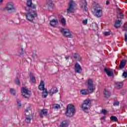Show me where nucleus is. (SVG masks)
I'll return each mask as SVG.
<instances>
[{
	"label": "nucleus",
	"instance_id": "obj_1",
	"mask_svg": "<svg viewBox=\"0 0 127 127\" xmlns=\"http://www.w3.org/2000/svg\"><path fill=\"white\" fill-rule=\"evenodd\" d=\"M25 10L28 12L25 13L26 18L28 21L34 23V19L37 17V12L35 10L36 5L33 4L32 0H27Z\"/></svg>",
	"mask_w": 127,
	"mask_h": 127
},
{
	"label": "nucleus",
	"instance_id": "obj_39",
	"mask_svg": "<svg viewBox=\"0 0 127 127\" xmlns=\"http://www.w3.org/2000/svg\"><path fill=\"white\" fill-rule=\"evenodd\" d=\"M83 24H84V25H86L88 23V20L87 19H85L83 20L82 21Z\"/></svg>",
	"mask_w": 127,
	"mask_h": 127
},
{
	"label": "nucleus",
	"instance_id": "obj_42",
	"mask_svg": "<svg viewBox=\"0 0 127 127\" xmlns=\"http://www.w3.org/2000/svg\"><path fill=\"white\" fill-rule=\"evenodd\" d=\"M101 113H102L103 115H107V110H106L105 109H102Z\"/></svg>",
	"mask_w": 127,
	"mask_h": 127
},
{
	"label": "nucleus",
	"instance_id": "obj_13",
	"mask_svg": "<svg viewBox=\"0 0 127 127\" xmlns=\"http://www.w3.org/2000/svg\"><path fill=\"white\" fill-rule=\"evenodd\" d=\"M40 118H43V115L47 117L48 116V113L47 112V110L44 109L42 110L39 113Z\"/></svg>",
	"mask_w": 127,
	"mask_h": 127
},
{
	"label": "nucleus",
	"instance_id": "obj_9",
	"mask_svg": "<svg viewBox=\"0 0 127 127\" xmlns=\"http://www.w3.org/2000/svg\"><path fill=\"white\" fill-rule=\"evenodd\" d=\"M22 95L24 98H28L30 97V91L25 87H23L22 88Z\"/></svg>",
	"mask_w": 127,
	"mask_h": 127
},
{
	"label": "nucleus",
	"instance_id": "obj_46",
	"mask_svg": "<svg viewBox=\"0 0 127 127\" xmlns=\"http://www.w3.org/2000/svg\"><path fill=\"white\" fill-rule=\"evenodd\" d=\"M118 15H120V16H124V14H123V13L121 12L118 13Z\"/></svg>",
	"mask_w": 127,
	"mask_h": 127
},
{
	"label": "nucleus",
	"instance_id": "obj_23",
	"mask_svg": "<svg viewBox=\"0 0 127 127\" xmlns=\"http://www.w3.org/2000/svg\"><path fill=\"white\" fill-rule=\"evenodd\" d=\"M115 27L116 28H119L121 27V20H118L115 22V24L114 25Z\"/></svg>",
	"mask_w": 127,
	"mask_h": 127
},
{
	"label": "nucleus",
	"instance_id": "obj_32",
	"mask_svg": "<svg viewBox=\"0 0 127 127\" xmlns=\"http://www.w3.org/2000/svg\"><path fill=\"white\" fill-rule=\"evenodd\" d=\"M61 23L63 25H65L66 24V20L64 18H63L61 20Z\"/></svg>",
	"mask_w": 127,
	"mask_h": 127
},
{
	"label": "nucleus",
	"instance_id": "obj_18",
	"mask_svg": "<svg viewBox=\"0 0 127 127\" xmlns=\"http://www.w3.org/2000/svg\"><path fill=\"white\" fill-rule=\"evenodd\" d=\"M58 23V20L57 19H53L52 21H50V24L53 27H55L56 24Z\"/></svg>",
	"mask_w": 127,
	"mask_h": 127
},
{
	"label": "nucleus",
	"instance_id": "obj_48",
	"mask_svg": "<svg viewBox=\"0 0 127 127\" xmlns=\"http://www.w3.org/2000/svg\"><path fill=\"white\" fill-rule=\"evenodd\" d=\"M109 3H110V1H109V0H107L106 1V5H108V4H109Z\"/></svg>",
	"mask_w": 127,
	"mask_h": 127
},
{
	"label": "nucleus",
	"instance_id": "obj_40",
	"mask_svg": "<svg viewBox=\"0 0 127 127\" xmlns=\"http://www.w3.org/2000/svg\"><path fill=\"white\" fill-rule=\"evenodd\" d=\"M124 30H127V22L126 23H125L124 26Z\"/></svg>",
	"mask_w": 127,
	"mask_h": 127
},
{
	"label": "nucleus",
	"instance_id": "obj_29",
	"mask_svg": "<svg viewBox=\"0 0 127 127\" xmlns=\"http://www.w3.org/2000/svg\"><path fill=\"white\" fill-rule=\"evenodd\" d=\"M14 83L16 85H20V82L19 81V78H18V77H16L14 79Z\"/></svg>",
	"mask_w": 127,
	"mask_h": 127
},
{
	"label": "nucleus",
	"instance_id": "obj_47",
	"mask_svg": "<svg viewBox=\"0 0 127 127\" xmlns=\"http://www.w3.org/2000/svg\"><path fill=\"white\" fill-rule=\"evenodd\" d=\"M101 120H102V121H105V120H106V117H105V116L102 117L101 118Z\"/></svg>",
	"mask_w": 127,
	"mask_h": 127
},
{
	"label": "nucleus",
	"instance_id": "obj_4",
	"mask_svg": "<svg viewBox=\"0 0 127 127\" xmlns=\"http://www.w3.org/2000/svg\"><path fill=\"white\" fill-rule=\"evenodd\" d=\"M4 10H6L8 13H13V12H15L16 9L12 2H8L4 8Z\"/></svg>",
	"mask_w": 127,
	"mask_h": 127
},
{
	"label": "nucleus",
	"instance_id": "obj_44",
	"mask_svg": "<svg viewBox=\"0 0 127 127\" xmlns=\"http://www.w3.org/2000/svg\"><path fill=\"white\" fill-rule=\"evenodd\" d=\"M28 109L26 108L24 112V115H25V116H27V113H28Z\"/></svg>",
	"mask_w": 127,
	"mask_h": 127
},
{
	"label": "nucleus",
	"instance_id": "obj_14",
	"mask_svg": "<svg viewBox=\"0 0 127 127\" xmlns=\"http://www.w3.org/2000/svg\"><path fill=\"white\" fill-rule=\"evenodd\" d=\"M127 60H123L120 62V64L119 65L120 69H123L125 68L126 65H127Z\"/></svg>",
	"mask_w": 127,
	"mask_h": 127
},
{
	"label": "nucleus",
	"instance_id": "obj_26",
	"mask_svg": "<svg viewBox=\"0 0 127 127\" xmlns=\"http://www.w3.org/2000/svg\"><path fill=\"white\" fill-rule=\"evenodd\" d=\"M110 120L112 122H118V118L116 116H112L110 117Z\"/></svg>",
	"mask_w": 127,
	"mask_h": 127
},
{
	"label": "nucleus",
	"instance_id": "obj_10",
	"mask_svg": "<svg viewBox=\"0 0 127 127\" xmlns=\"http://www.w3.org/2000/svg\"><path fill=\"white\" fill-rule=\"evenodd\" d=\"M74 68L75 73H78V74H80V73L82 72V67H81V65H80V64H79V63H75L74 65Z\"/></svg>",
	"mask_w": 127,
	"mask_h": 127
},
{
	"label": "nucleus",
	"instance_id": "obj_28",
	"mask_svg": "<svg viewBox=\"0 0 127 127\" xmlns=\"http://www.w3.org/2000/svg\"><path fill=\"white\" fill-rule=\"evenodd\" d=\"M18 56H22L23 55V48H21L18 51Z\"/></svg>",
	"mask_w": 127,
	"mask_h": 127
},
{
	"label": "nucleus",
	"instance_id": "obj_31",
	"mask_svg": "<svg viewBox=\"0 0 127 127\" xmlns=\"http://www.w3.org/2000/svg\"><path fill=\"white\" fill-rule=\"evenodd\" d=\"M32 57H33V58H37V55L36 54V51H34L33 52Z\"/></svg>",
	"mask_w": 127,
	"mask_h": 127
},
{
	"label": "nucleus",
	"instance_id": "obj_21",
	"mask_svg": "<svg viewBox=\"0 0 127 127\" xmlns=\"http://www.w3.org/2000/svg\"><path fill=\"white\" fill-rule=\"evenodd\" d=\"M29 76L31 81H32L33 83H35L36 80H35V77L33 76V73H30Z\"/></svg>",
	"mask_w": 127,
	"mask_h": 127
},
{
	"label": "nucleus",
	"instance_id": "obj_8",
	"mask_svg": "<svg viewBox=\"0 0 127 127\" xmlns=\"http://www.w3.org/2000/svg\"><path fill=\"white\" fill-rule=\"evenodd\" d=\"M68 8L67 9V13H74V6H75V1L71 0L68 3Z\"/></svg>",
	"mask_w": 127,
	"mask_h": 127
},
{
	"label": "nucleus",
	"instance_id": "obj_16",
	"mask_svg": "<svg viewBox=\"0 0 127 127\" xmlns=\"http://www.w3.org/2000/svg\"><path fill=\"white\" fill-rule=\"evenodd\" d=\"M45 85L44 84V82H43V81H41L39 86V90L40 91H43V92H44V90H45Z\"/></svg>",
	"mask_w": 127,
	"mask_h": 127
},
{
	"label": "nucleus",
	"instance_id": "obj_30",
	"mask_svg": "<svg viewBox=\"0 0 127 127\" xmlns=\"http://www.w3.org/2000/svg\"><path fill=\"white\" fill-rule=\"evenodd\" d=\"M10 93L11 94H12V96H15V90L13 88L10 89Z\"/></svg>",
	"mask_w": 127,
	"mask_h": 127
},
{
	"label": "nucleus",
	"instance_id": "obj_22",
	"mask_svg": "<svg viewBox=\"0 0 127 127\" xmlns=\"http://www.w3.org/2000/svg\"><path fill=\"white\" fill-rule=\"evenodd\" d=\"M104 94L105 95V98H109L111 96V92L110 91L105 89V91L104 92Z\"/></svg>",
	"mask_w": 127,
	"mask_h": 127
},
{
	"label": "nucleus",
	"instance_id": "obj_5",
	"mask_svg": "<svg viewBox=\"0 0 127 127\" xmlns=\"http://www.w3.org/2000/svg\"><path fill=\"white\" fill-rule=\"evenodd\" d=\"M91 104V100L89 99H86L81 105V109L85 113H89V107Z\"/></svg>",
	"mask_w": 127,
	"mask_h": 127
},
{
	"label": "nucleus",
	"instance_id": "obj_15",
	"mask_svg": "<svg viewBox=\"0 0 127 127\" xmlns=\"http://www.w3.org/2000/svg\"><path fill=\"white\" fill-rule=\"evenodd\" d=\"M68 126H69V122L67 120H64L61 123L60 127H68Z\"/></svg>",
	"mask_w": 127,
	"mask_h": 127
},
{
	"label": "nucleus",
	"instance_id": "obj_33",
	"mask_svg": "<svg viewBox=\"0 0 127 127\" xmlns=\"http://www.w3.org/2000/svg\"><path fill=\"white\" fill-rule=\"evenodd\" d=\"M103 34H104V35H105V36H109V35H111V32H104Z\"/></svg>",
	"mask_w": 127,
	"mask_h": 127
},
{
	"label": "nucleus",
	"instance_id": "obj_38",
	"mask_svg": "<svg viewBox=\"0 0 127 127\" xmlns=\"http://www.w3.org/2000/svg\"><path fill=\"white\" fill-rule=\"evenodd\" d=\"M16 101L17 103V106H18V107H20L21 106L20 100H19V99H17Z\"/></svg>",
	"mask_w": 127,
	"mask_h": 127
},
{
	"label": "nucleus",
	"instance_id": "obj_19",
	"mask_svg": "<svg viewBox=\"0 0 127 127\" xmlns=\"http://www.w3.org/2000/svg\"><path fill=\"white\" fill-rule=\"evenodd\" d=\"M104 71L106 72V74L109 77H113L114 76V73L109 70L107 68H104Z\"/></svg>",
	"mask_w": 127,
	"mask_h": 127
},
{
	"label": "nucleus",
	"instance_id": "obj_20",
	"mask_svg": "<svg viewBox=\"0 0 127 127\" xmlns=\"http://www.w3.org/2000/svg\"><path fill=\"white\" fill-rule=\"evenodd\" d=\"M25 122L27 124H30V122H31V116L30 115H26Z\"/></svg>",
	"mask_w": 127,
	"mask_h": 127
},
{
	"label": "nucleus",
	"instance_id": "obj_43",
	"mask_svg": "<svg viewBox=\"0 0 127 127\" xmlns=\"http://www.w3.org/2000/svg\"><path fill=\"white\" fill-rule=\"evenodd\" d=\"M76 60H77V61H80V62L82 61V58L81 57V56H80V55L78 56V58H77Z\"/></svg>",
	"mask_w": 127,
	"mask_h": 127
},
{
	"label": "nucleus",
	"instance_id": "obj_3",
	"mask_svg": "<svg viewBox=\"0 0 127 127\" xmlns=\"http://www.w3.org/2000/svg\"><path fill=\"white\" fill-rule=\"evenodd\" d=\"M75 106L73 105L68 104L67 106L65 115L67 117H73L75 115Z\"/></svg>",
	"mask_w": 127,
	"mask_h": 127
},
{
	"label": "nucleus",
	"instance_id": "obj_12",
	"mask_svg": "<svg viewBox=\"0 0 127 127\" xmlns=\"http://www.w3.org/2000/svg\"><path fill=\"white\" fill-rule=\"evenodd\" d=\"M81 3H80V5L81 7H84L85 11L88 10V7H87V1L86 0H81Z\"/></svg>",
	"mask_w": 127,
	"mask_h": 127
},
{
	"label": "nucleus",
	"instance_id": "obj_35",
	"mask_svg": "<svg viewBox=\"0 0 127 127\" xmlns=\"http://www.w3.org/2000/svg\"><path fill=\"white\" fill-rule=\"evenodd\" d=\"M79 56V54L75 53V54H74L73 55V58H74V59L77 60V59L78 58V57Z\"/></svg>",
	"mask_w": 127,
	"mask_h": 127
},
{
	"label": "nucleus",
	"instance_id": "obj_41",
	"mask_svg": "<svg viewBox=\"0 0 127 127\" xmlns=\"http://www.w3.org/2000/svg\"><path fill=\"white\" fill-rule=\"evenodd\" d=\"M125 41L127 42V31L125 33Z\"/></svg>",
	"mask_w": 127,
	"mask_h": 127
},
{
	"label": "nucleus",
	"instance_id": "obj_7",
	"mask_svg": "<svg viewBox=\"0 0 127 127\" xmlns=\"http://www.w3.org/2000/svg\"><path fill=\"white\" fill-rule=\"evenodd\" d=\"M86 86L87 90L90 93H93L96 90V86H94L93 84V80L92 79H88L86 82Z\"/></svg>",
	"mask_w": 127,
	"mask_h": 127
},
{
	"label": "nucleus",
	"instance_id": "obj_17",
	"mask_svg": "<svg viewBox=\"0 0 127 127\" xmlns=\"http://www.w3.org/2000/svg\"><path fill=\"white\" fill-rule=\"evenodd\" d=\"M123 82H115V87L118 90L123 88Z\"/></svg>",
	"mask_w": 127,
	"mask_h": 127
},
{
	"label": "nucleus",
	"instance_id": "obj_25",
	"mask_svg": "<svg viewBox=\"0 0 127 127\" xmlns=\"http://www.w3.org/2000/svg\"><path fill=\"white\" fill-rule=\"evenodd\" d=\"M61 108V107L59 104H54L53 105V109H54V110H58V109H60Z\"/></svg>",
	"mask_w": 127,
	"mask_h": 127
},
{
	"label": "nucleus",
	"instance_id": "obj_11",
	"mask_svg": "<svg viewBox=\"0 0 127 127\" xmlns=\"http://www.w3.org/2000/svg\"><path fill=\"white\" fill-rule=\"evenodd\" d=\"M56 93H58V89L56 87H53L48 91V94H49L50 96H53V94H56Z\"/></svg>",
	"mask_w": 127,
	"mask_h": 127
},
{
	"label": "nucleus",
	"instance_id": "obj_45",
	"mask_svg": "<svg viewBox=\"0 0 127 127\" xmlns=\"http://www.w3.org/2000/svg\"><path fill=\"white\" fill-rule=\"evenodd\" d=\"M65 58L66 60H68L69 58H70V56H66Z\"/></svg>",
	"mask_w": 127,
	"mask_h": 127
},
{
	"label": "nucleus",
	"instance_id": "obj_2",
	"mask_svg": "<svg viewBox=\"0 0 127 127\" xmlns=\"http://www.w3.org/2000/svg\"><path fill=\"white\" fill-rule=\"evenodd\" d=\"M91 11L96 17H101L103 15V7L99 4H96L91 8Z\"/></svg>",
	"mask_w": 127,
	"mask_h": 127
},
{
	"label": "nucleus",
	"instance_id": "obj_37",
	"mask_svg": "<svg viewBox=\"0 0 127 127\" xmlns=\"http://www.w3.org/2000/svg\"><path fill=\"white\" fill-rule=\"evenodd\" d=\"M123 76L124 77V78H127V71H124Z\"/></svg>",
	"mask_w": 127,
	"mask_h": 127
},
{
	"label": "nucleus",
	"instance_id": "obj_34",
	"mask_svg": "<svg viewBox=\"0 0 127 127\" xmlns=\"http://www.w3.org/2000/svg\"><path fill=\"white\" fill-rule=\"evenodd\" d=\"M47 3L49 6L52 5V0H47Z\"/></svg>",
	"mask_w": 127,
	"mask_h": 127
},
{
	"label": "nucleus",
	"instance_id": "obj_49",
	"mask_svg": "<svg viewBox=\"0 0 127 127\" xmlns=\"http://www.w3.org/2000/svg\"><path fill=\"white\" fill-rule=\"evenodd\" d=\"M3 1V0H0V5L1 4Z\"/></svg>",
	"mask_w": 127,
	"mask_h": 127
},
{
	"label": "nucleus",
	"instance_id": "obj_6",
	"mask_svg": "<svg viewBox=\"0 0 127 127\" xmlns=\"http://www.w3.org/2000/svg\"><path fill=\"white\" fill-rule=\"evenodd\" d=\"M61 33L67 38H73V32L68 29L62 28L60 30Z\"/></svg>",
	"mask_w": 127,
	"mask_h": 127
},
{
	"label": "nucleus",
	"instance_id": "obj_36",
	"mask_svg": "<svg viewBox=\"0 0 127 127\" xmlns=\"http://www.w3.org/2000/svg\"><path fill=\"white\" fill-rule=\"evenodd\" d=\"M113 106H120V102H119L118 101H115L114 103H113Z\"/></svg>",
	"mask_w": 127,
	"mask_h": 127
},
{
	"label": "nucleus",
	"instance_id": "obj_24",
	"mask_svg": "<svg viewBox=\"0 0 127 127\" xmlns=\"http://www.w3.org/2000/svg\"><path fill=\"white\" fill-rule=\"evenodd\" d=\"M80 94L84 95H88L89 91L87 89H82L80 91Z\"/></svg>",
	"mask_w": 127,
	"mask_h": 127
},
{
	"label": "nucleus",
	"instance_id": "obj_27",
	"mask_svg": "<svg viewBox=\"0 0 127 127\" xmlns=\"http://www.w3.org/2000/svg\"><path fill=\"white\" fill-rule=\"evenodd\" d=\"M44 92L42 94V96L44 97V98H46V97H47V95H48V92L47 91V89H45L44 90V91H43Z\"/></svg>",
	"mask_w": 127,
	"mask_h": 127
}]
</instances>
